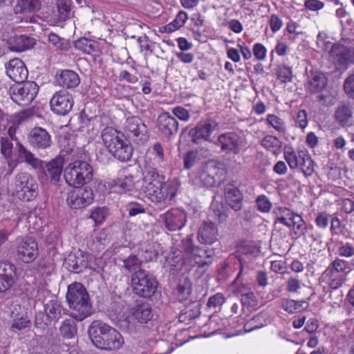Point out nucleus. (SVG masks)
Wrapping results in <instances>:
<instances>
[{
  "label": "nucleus",
  "instance_id": "f257e3e1",
  "mask_svg": "<svg viewBox=\"0 0 354 354\" xmlns=\"http://www.w3.org/2000/svg\"><path fill=\"white\" fill-rule=\"evenodd\" d=\"M18 158L30 165L37 172V177L41 183H50L57 185L64 172L65 159L62 156H57L46 162L37 158L35 154L20 142L16 144Z\"/></svg>",
  "mask_w": 354,
  "mask_h": 354
},
{
  "label": "nucleus",
  "instance_id": "f03ea898",
  "mask_svg": "<svg viewBox=\"0 0 354 354\" xmlns=\"http://www.w3.org/2000/svg\"><path fill=\"white\" fill-rule=\"evenodd\" d=\"M88 334L93 344L102 350H118L124 344L120 333L101 320L92 322L88 328Z\"/></svg>",
  "mask_w": 354,
  "mask_h": 354
},
{
  "label": "nucleus",
  "instance_id": "7ed1b4c3",
  "mask_svg": "<svg viewBox=\"0 0 354 354\" xmlns=\"http://www.w3.org/2000/svg\"><path fill=\"white\" fill-rule=\"evenodd\" d=\"M69 308L73 310L71 317L81 322L93 313V306L86 288L81 283L75 282L68 286L66 295Z\"/></svg>",
  "mask_w": 354,
  "mask_h": 354
},
{
  "label": "nucleus",
  "instance_id": "20e7f679",
  "mask_svg": "<svg viewBox=\"0 0 354 354\" xmlns=\"http://www.w3.org/2000/svg\"><path fill=\"white\" fill-rule=\"evenodd\" d=\"M101 138L104 145L114 158L122 162L131 160L133 149L122 133L112 127H106L102 130Z\"/></svg>",
  "mask_w": 354,
  "mask_h": 354
},
{
  "label": "nucleus",
  "instance_id": "39448f33",
  "mask_svg": "<svg viewBox=\"0 0 354 354\" xmlns=\"http://www.w3.org/2000/svg\"><path fill=\"white\" fill-rule=\"evenodd\" d=\"M131 286L133 294L139 297L150 299L157 294L159 283L150 272L139 269L131 276Z\"/></svg>",
  "mask_w": 354,
  "mask_h": 354
},
{
  "label": "nucleus",
  "instance_id": "423d86ee",
  "mask_svg": "<svg viewBox=\"0 0 354 354\" xmlns=\"http://www.w3.org/2000/svg\"><path fill=\"white\" fill-rule=\"evenodd\" d=\"M64 178L69 186H84L93 180V168L86 161L75 160L64 169Z\"/></svg>",
  "mask_w": 354,
  "mask_h": 354
},
{
  "label": "nucleus",
  "instance_id": "0eeeda50",
  "mask_svg": "<svg viewBox=\"0 0 354 354\" xmlns=\"http://www.w3.org/2000/svg\"><path fill=\"white\" fill-rule=\"evenodd\" d=\"M180 247L192 266H197L201 274L207 271L212 263L213 257L207 250L194 245L192 235H188L183 239Z\"/></svg>",
  "mask_w": 354,
  "mask_h": 354
},
{
  "label": "nucleus",
  "instance_id": "6e6552de",
  "mask_svg": "<svg viewBox=\"0 0 354 354\" xmlns=\"http://www.w3.org/2000/svg\"><path fill=\"white\" fill-rule=\"evenodd\" d=\"M180 186L179 179L174 178L167 180L162 186L151 187L144 189L147 198L155 205H165L172 201L176 196Z\"/></svg>",
  "mask_w": 354,
  "mask_h": 354
},
{
  "label": "nucleus",
  "instance_id": "1a4fd4ad",
  "mask_svg": "<svg viewBox=\"0 0 354 354\" xmlns=\"http://www.w3.org/2000/svg\"><path fill=\"white\" fill-rule=\"evenodd\" d=\"M224 179L223 169L214 162H209L194 172L193 182L198 186L214 187L219 186Z\"/></svg>",
  "mask_w": 354,
  "mask_h": 354
},
{
  "label": "nucleus",
  "instance_id": "9d476101",
  "mask_svg": "<svg viewBox=\"0 0 354 354\" xmlns=\"http://www.w3.org/2000/svg\"><path fill=\"white\" fill-rule=\"evenodd\" d=\"M39 86L32 81L15 84L10 86L9 94L12 100L19 106H28L36 97Z\"/></svg>",
  "mask_w": 354,
  "mask_h": 354
},
{
  "label": "nucleus",
  "instance_id": "9b49d317",
  "mask_svg": "<svg viewBox=\"0 0 354 354\" xmlns=\"http://www.w3.org/2000/svg\"><path fill=\"white\" fill-rule=\"evenodd\" d=\"M15 186L19 198L30 201L37 195L38 185L31 174L23 171L16 175Z\"/></svg>",
  "mask_w": 354,
  "mask_h": 354
},
{
  "label": "nucleus",
  "instance_id": "f8f14e48",
  "mask_svg": "<svg viewBox=\"0 0 354 354\" xmlns=\"http://www.w3.org/2000/svg\"><path fill=\"white\" fill-rule=\"evenodd\" d=\"M216 145L225 153L237 155L247 145L245 136L234 131L221 133L218 136Z\"/></svg>",
  "mask_w": 354,
  "mask_h": 354
},
{
  "label": "nucleus",
  "instance_id": "ddd939ff",
  "mask_svg": "<svg viewBox=\"0 0 354 354\" xmlns=\"http://www.w3.org/2000/svg\"><path fill=\"white\" fill-rule=\"evenodd\" d=\"M38 255V244L34 238L26 236L18 241L15 252L17 261L28 264L32 263Z\"/></svg>",
  "mask_w": 354,
  "mask_h": 354
},
{
  "label": "nucleus",
  "instance_id": "4468645a",
  "mask_svg": "<svg viewBox=\"0 0 354 354\" xmlns=\"http://www.w3.org/2000/svg\"><path fill=\"white\" fill-rule=\"evenodd\" d=\"M67 193V205L74 209H82L91 205L94 200V192L89 186L73 187Z\"/></svg>",
  "mask_w": 354,
  "mask_h": 354
},
{
  "label": "nucleus",
  "instance_id": "2eb2a0df",
  "mask_svg": "<svg viewBox=\"0 0 354 354\" xmlns=\"http://www.w3.org/2000/svg\"><path fill=\"white\" fill-rule=\"evenodd\" d=\"M218 126L217 122L212 118L202 119L189 131L191 141L196 145L203 142H211V135Z\"/></svg>",
  "mask_w": 354,
  "mask_h": 354
},
{
  "label": "nucleus",
  "instance_id": "dca6fc26",
  "mask_svg": "<svg viewBox=\"0 0 354 354\" xmlns=\"http://www.w3.org/2000/svg\"><path fill=\"white\" fill-rule=\"evenodd\" d=\"M27 140L32 149L37 151H46L53 143L50 133L41 127L32 128L27 134Z\"/></svg>",
  "mask_w": 354,
  "mask_h": 354
},
{
  "label": "nucleus",
  "instance_id": "f3484780",
  "mask_svg": "<svg viewBox=\"0 0 354 354\" xmlns=\"http://www.w3.org/2000/svg\"><path fill=\"white\" fill-rule=\"evenodd\" d=\"M124 129L127 135L135 141L145 143L149 138L147 125L138 116L127 118Z\"/></svg>",
  "mask_w": 354,
  "mask_h": 354
},
{
  "label": "nucleus",
  "instance_id": "a211bd4d",
  "mask_svg": "<svg viewBox=\"0 0 354 354\" xmlns=\"http://www.w3.org/2000/svg\"><path fill=\"white\" fill-rule=\"evenodd\" d=\"M73 104V95L64 89L55 92L50 100V109L58 115H67L71 111Z\"/></svg>",
  "mask_w": 354,
  "mask_h": 354
},
{
  "label": "nucleus",
  "instance_id": "6ab92c4d",
  "mask_svg": "<svg viewBox=\"0 0 354 354\" xmlns=\"http://www.w3.org/2000/svg\"><path fill=\"white\" fill-rule=\"evenodd\" d=\"M156 127L160 136L167 140L175 137L179 129L178 122L168 112H164L158 115Z\"/></svg>",
  "mask_w": 354,
  "mask_h": 354
},
{
  "label": "nucleus",
  "instance_id": "aec40b11",
  "mask_svg": "<svg viewBox=\"0 0 354 354\" xmlns=\"http://www.w3.org/2000/svg\"><path fill=\"white\" fill-rule=\"evenodd\" d=\"M164 225L169 231L181 230L186 224L187 214L179 208H172L160 215Z\"/></svg>",
  "mask_w": 354,
  "mask_h": 354
},
{
  "label": "nucleus",
  "instance_id": "412c9836",
  "mask_svg": "<svg viewBox=\"0 0 354 354\" xmlns=\"http://www.w3.org/2000/svg\"><path fill=\"white\" fill-rule=\"evenodd\" d=\"M330 56L339 66L354 64V47L334 44L330 50Z\"/></svg>",
  "mask_w": 354,
  "mask_h": 354
},
{
  "label": "nucleus",
  "instance_id": "4be33fe9",
  "mask_svg": "<svg viewBox=\"0 0 354 354\" xmlns=\"http://www.w3.org/2000/svg\"><path fill=\"white\" fill-rule=\"evenodd\" d=\"M16 266L12 263L5 261L0 262V292L10 289L15 283Z\"/></svg>",
  "mask_w": 354,
  "mask_h": 354
},
{
  "label": "nucleus",
  "instance_id": "5701e85b",
  "mask_svg": "<svg viewBox=\"0 0 354 354\" xmlns=\"http://www.w3.org/2000/svg\"><path fill=\"white\" fill-rule=\"evenodd\" d=\"M7 75L16 84L25 82L28 72L24 63L19 59H11L6 66Z\"/></svg>",
  "mask_w": 354,
  "mask_h": 354
},
{
  "label": "nucleus",
  "instance_id": "b1692460",
  "mask_svg": "<svg viewBox=\"0 0 354 354\" xmlns=\"http://www.w3.org/2000/svg\"><path fill=\"white\" fill-rule=\"evenodd\" d=\"M156 312L147 302L136 301L132 308L133 317L140 324H147L154 319Z\"/></svg>",
  "mask_w": 354,
  "mask_h": 354
},
{
  "label": "nucleus",
  "instance_id": "393cba45",
  "mask_svg": "<svg viewBox=\"0 0 354 354\" xmlns=\"http://www.w3.org/2000/svg\"><path fill=\"white\" fill-rule=\"evenodd\" d=\"M64 264L70 272L80 273L88 267V256L82 251L70 254L65 259Z\"/></svg>",
  "mask_w": 354,
  "mask_h": 354
},
{
  "label": "nucleus",
  "instance_id": "a878e982",
  "mask_svg": "<svg viewBox=\"0 0 354 354\" xmlns=\"http://www.w3.org/2000/svg\"><path fill=\"white\" fill-rule=\"evenodd\" d=\"M57 84L66 88H73L80 83L79 75L72 70H59L55 75Z\"/></svg>",
  "mask_w": 354,
  "mask_h": 354
},
{
  "label": "nucleus",
  "instance_id": "bb28decb",
  "mask_svg": "<svg viewBox=\"0 0 354 354\" xmlns=\"http://www.w3.org/2000/svg\"><path fill=\"white\" fill-rule=\"evenodd\" d=\"M218 235L215 224L204 221L198 229L197 239L201 243L211 245L217 241Z\"/></svg>",
  "mask_w": 354,
  "mask_h": 354
},
{
  "label": "nucleus",
  "instance_id": "cd10ccee",
  "mask_svg": "<svg viewBox=\"0 0 354 354\" xmlns=\"http://www.w3.org/2000/svg\"><path fill=\"white\" fill-rule=\"evenodd\" d=\"M225 198L227 204L235 212L242 208L243 194L233 184H227L225 187Z\"/></svg>",
  "mask_w": 354,
  "mask_h": 354
},
{
  "label": "nucleus",
  "instance_id": "c85d7f7f",
  "mask_svg": "<svg viewBox=\"0 0 354 354\" xmlns=\"http://www.w3.org/2000/svg\"><path fill=\"white\" fill-rule=\"evenodd\" d=\"M327 78L319 71H312L308 75L306 84V91L310 93L321 92L327 84Z\"/></svg>",
  "mask_w": 354,
  "mask_h": 354
},
{
  "label": "nucleus",
  "instance_id": "c756f323",
  "mask_svg": "<svg viewBox=\"0 0 354 354\" xmlns=\"http://www.w3.org/2000/svg\"><path fill=\"white\" fill-rule=\"evenodd\" d=\"M10 48L12 51L23 52L32 48L36 44V39L28 35H15L10 39Z\"/></svg>",
  "mask_w": 354,
  "mask_h": 354
},
{
  "label": "nucleus",
  "instance_id": "7c9ffc66",
  "mask_svg": "<svg viewBox=\"0 0 354 354\" xmlns=\"http://www.w3.org/2000/svg\"><path fill=\"white\" fill-rule=\"evenodd\" d=\"M143 190L151 187L162 186L167 183L165 176L158 172L155 168H149L146 170L143 177Z\"/></svg>",
  "mask_w": 354,
  "mask_h": 354
},
{
  "label": "nucleus",
  "instance_id": "2f4dec72",
  "mask_svg": "<svg viewBox=\"0 0 354 354\" xmlns=\"http://www.w3.org/2000/svg\"><path fill=\"white\" fill-rule=\"evenodd\" d=\"M112 186L115 187L117 192L120 194L124 193L133 195L137 192L135 187L134 178L131 175L113 180Z\"/></svg>",
  "mask_w": 354,
  "mask_h": 354
},
{
  "label": "nucleus",
  "instance_id": "473e14b6",
  "mask_svg": "<svg viewBox=\"0 0 354 354\" xmlns=\"http://www.w3.org/2000/svg\"><path fill=\"white\" fill-rule=\"evenodd\" d=\"M67 310L64 308L57 299H51L44 304V312L52 322L59 321L63 314L66 313Z\"/></svg>",
  "mask_w": 354,
  "mask_h": 354
},
{
  "label": "nucleus",
  "instance_id": "72a5a7b5",
  "mask_svg": "<svg viewBox=\"0 0 354 354\" xmlns=\"http://www.w3.org/2000/svg\"><path fill=\"white\" fill-rule=\"evenodd\" d=\"M192 292V283L187 277L179 280L175 290V295L180 302L190 301Z\"/></svg>",
  "mask_w": 354,
  "mask_h": 354
},
{
  "label": "nucleus",
  "instance_id": "f704fd0d",
  "mask_svg": "<svg viewBox=\"0 0 354 354\" xmlns=\"http://www.w3.org/2000/svg\"><path fill=\"white\" fill-rule=\"evenodd\" d=\"M40 8V0H16L14 10L16 14H27L35 12Z\"/></svg>",
  "mask_w": 354,
  "mask_h": 354
},
{
  "label": "nucleus",
  "instance_id": "c9c22d12",
  "mask_svg": "<svg viewBox=\"0 0 354 354\" xmlns=\"http://www.w3.org/2000/svg\"><path fill=\"white\" fill-rule=\"evenodd\" d=\"M299 157H300L301 162L299 167L303 174L306 176H310L315 171V162L311 158L309 153L305 149H299Z\"/></svg>",
  "mask_w": 354,
  "mask_h": 354
},
{
  "label": "nucleus",
  "instance_id": "e433bc0d",
  "mask_svg": "<svg viewBox=\"0 0 354 354\" xmlns=\"http://www.w3.org/2000/svg\"><path fill=\"white\" fill-rule=\"evenodd\" d=\"M75 319L69 318L64 319L59 327L61 335L65 339H73L77 334V327Z\"/></svg>",
  "mask_w": 354,
  "mask_h": 354
},
{
  "label": "nucleus",
  "instance_id": "4c0bfd02",
  "mask_svg": "<svg viewBox=\"0 0 354 354\" xmlns=\"http://www.w3.org/2000/svg\"><path fill=\"white\" fill-rule=\"evenodd\" d=\"M352 106L342 104L338 106L335 112V118L342 126L348 125L353 117Z\"/></svg>",
  "mask_w": 354,
  "mask_h": 354
},
{
  "label": "nucleus",
  "instance_id": "58836bf2",
  "mask_svg": "<svg viewBox=\"0 0 354 354\" xmlns=\"http://www.w3.org/2000/svg\"><path fill=\"white\" fill-rule=\"evenodd\" d=\"M75 48L82 52L91 55L98 51V44L93 40L82 37L74 42Z\"/></svg>",
  "mask_w": 354,
  "mask_h": 354
},
{
  "label": "nucleus",
  "instance_id": "ea45409f",
  "mask_svg": "<svg viewBox=\"0 0 354 354\" xmlns=\"http://www.w3.org/2000/svg\"><path fill=\"white\" fill-rule=\"evenodd\" d=\"M200 315V304L191 302V304L179 314L178 319L180 322H186L198 317Z\"/></svg>",
  "mask_w": 354,
  "mask_h": 354
},
{
  "label": "nucleus",
  "instance_id": "a19ab883",
  "mask_svg": "<svg viewBox=\"0 0 354 354\" xmlns=\"http://www.w3.org/2000/svg\"><path fill=\"white\" fill-rule=\"evenodd\" d=\"M261 145L267 150L277 154L281 151L282 142L275 136L267 135L261 140Z\"/></svg>",
  "mask_w": 354,
  "mask_h": 354
},
{
  "label": "nucleus",
  "instance_id": "79ce46f5",
  "mask_svg": "<svg viewBox=\"0 0 354 354\" xmlns=\"http://www.w3.org/2000/svg\"><path fill=\"white\" fill-rule=\"evenodd\" d=\"M122 268L129 272H137L142 264V261L136 254H130L126 258L122 259Z\"/></svg>",
  "mask_w": 354,
  "mask_h": 354
},
{
  "label": "nucleus",
  "instance_id": "37998d69",
  "mask_svg": "<svg viewBox=\"0 0 354 354\" xmlns=\"http://www.w3.org/2000/svg\"><path fill=\"white\" fill-rule=\"evenodd\" d=\"M299 151L297 152L294 151L292 147L286 146L284 147L283 155L284 158L289 167L292 169L298 168L300 162L301 161L300 157H299Z\"/></svg>",
  "mask_w": 354,
  "mask_h": 354
},
{
  "label": "nucleus",
  "instance_id": "c03bdc74",
  "mask_svg": "<svg viewBox=\"0 0 354 354\" xmlns=\"http://www.w3.org/2000/svg\"><path fill=\"white\" fill-rule=\"evenodd\" d=\"M24 292L29 299L40 301L46 290L36 283H27Z\"/></svg>",
  "mask_w": 354,
  "mask_h": 354
},
{
  "label": "nucleus",
  "instance_id": "a18cd8bd",
  "mask_svg": "<svg viewBox=\"0 0 354 354\" xmlns=\"http://www.w3.org/2000/svg\"><path fill=\"white\" fill-rule=\"evenodd\" d=\"M308 307V304L304 301H295L293 299H287L282 304V308L289 313H295L301 311Z\"/></svg>",
  "mask_w": 354,
  "mask_h": 354
},
{
  "label": "nucleus",
  "instance_id": "49530a36",
  "mask_svg": "<svg viewBox=\"0 0 354 354\" xmlns=\"http://www.w3.org/2000/svg\"><path fill=\"white\" fill-rule=\"evenodd\" d=\"M48 42L60 50L66 51L71 48V42L68 39L60 37L54 32L48 35Z\"/></svg>",
  "mask_w": 354,
  "mask_h": 354
},
{
  "label": "nucleus",
  "instance_id": "de8ad7c7",
  "mask_svg": "<svg viewBox=\"0 0 354 354\" xmlns=\"http://www.w3.org/2000/svg\"><path fill=\"white\" fill-rule=\"evenodd\" d=\"M31 326V321L28 315H22L15 318L10 328V330L13 333H18L24 329L29 328Z\"/></svg>",
  "mask_w": 354,
  "mask_h": 354
},
{
  "label": "nucleus",
  "instance_id": "09e8293b",
  "mask_svg": "<svg viewBox=\"0 0 354 354\" xmlns=\"http://www.w3.org/2000/svg\"><path fill=\"white\" fill-rule=\"evenodd\" d=\"M292 227H293L294 234L298 237L304 236L308 231L313 230V226L312 225H307L302 217L299 214L295 218Z\"/></svg>",
  "mask_w": 354,
  "mask_h": 354
},
{
  "label": "nucleus",
  "instance_id": "8fccbe9b",
  "mask_svg": "<svg viewBox=\"0 0 354 354\" xmlns=\"http://www.w3.org/2000/svg\"><path fill=\"white\" fill-rule=\"evenodd\" d=\"M71 0H57V8L59 17L61 21L69 19L71 15Z\"/></svg>",
  "mask_w": 354,
  "mask_h": 354
},
{
  "label": "nucleus",
  "instance_id": "3c124183",
  "mask_svg": "<svg viewBox=\"0 0 354 354\" xmlns=\"http://www.w3.org/2000/svg\"><path fill=\"white\" fill-rule=\"evenodd\" d=\"M277 79L282 83L290 82L292 80V68L286 65H279L276 70Z\"/></svg>",
  "mask_w": 354,
  "mask_h": 354
},
{
  "label": "nucleus",
  "instance_id": "603ef678",
  "mask_svg": "<svg viewBox=\"0 0 354 354\" xmlns=\"http://www.w3.org/2000/svg\"><path fill=\"white\" fill-rule=\"evenodd\" d=\"M109 214L108 209L105 207H97L92 210L89 218L93 220L95 225H101Z\"/></svg>",
  "mask_w": 354,
  "mask_h": 354
},
{
  "label": "nucleus",
  "instance_id": "864d4df0",
  "mask_svg": "<svg viewBox=\"0 0 354 354\" xmlns=\"http://www.w3.org/2000/svg\"><path fill=\"white\" fill-rule=\"evenodd\" d=\"M52 321L47 317L45 312H38L35 314V326L37 329L44 332L50 325Z\"/></svg>",
  "mask_w": 354,
  "mask_h": 354
},
{
  "label": "nucleus",
  "instance_id": "5fc2aeb1",
  "mask_svg": "<svg viewBox=\"0 0 354 354\" xmlns=\"http://www.w3.org/2000/svg\"><path fill=\"white\" fill-rule=\"evenodd\" d=\"M266 121L269 125L280 133L286 132V127L284 121L274 114H268Z\"/></svg>",
  "mask_w": 354,
  "mask_h": 354
},
{
  "label": "nucleus",
  "instance_id": "6e6d98bb",
  "mask_svg": "<svg viewBox=\"0 0 354 354\" xmlns=\"http://www.w3.org/2000/svg\"><path fill=\"white\" fill-rule=\"evenodd\" d=\"M255 248L251 245H243L239 247L238 250V252L239 255L238 257L239 261L240 262V271L236 277L238 279L242 273L243 271V261L244 260V256L252 255L255 252Z\"/></svg>",
  "mask_w": 354,
  "mask_h": 354
},
{
  "label": "nucleus",
  "instance_id": "4d7b16f0",
  "mask_svg": "<svg viewBox=\"0 0 354 354\" xmlns=\"http://www.w3.org/2000/svg\"><path fill=\"white\" fill-rule=\"evenodd\" d=\"M337 253L341 257L351 258L354 256V245L349 242H341Z\"/></svg>",
  "mask_w": 354,
  "mask_h": 354
},
{
  "label": "nucleus",
  "instance_id": "13d9d810",
  "mask_svg": "<svg viewBox=\"0 0 354 354\" xmlns=\"http://www.w3.org/2000/svg\"><path fill=\"white\" fill-rule=\"evenodd\" d=\"M257 209L263 213H268L270 211L272 207V203L269 198L262 194L257 196L255 201Z\"/></svg>",
  "mask_w": 354,
  "mask_h": 354
},
{
  "label": "nucleus",
  "instance_id": "bf43d9fd",
  "mask_svg": "<svg viewBox=\"0 0 354 354\" xmlns=\"http://www.w3.org/2000/svg\"><path fill=\"white\" fill-rule=\"evenodd\" d=\"M187 19V13L183 10H180L176 16L175 19L171 22H170V26L168 27V29H171V26L172 28L175 31L184 26Z\"/></svg>",
  "mask_w": 354,
  "mask_h": 354
},
{
  "label": "nucleus",
  "instance_id": "052dcab7",
  "mask_svg": "<svg viewBox=\"0 0 354 354\" xmlns=\"http://www.w3.org/2000/svg\"><path fill=\"white\" fill-rule=\"evenodd\" d=\"M225 297L223 293L218 292L211 296L207 302V306L209 308H221L222 305L225 302Z\"/></svg>",
  "mask_w": 354,
  "mask_h": 354
},
{
  "label": "nucleus",
  "instance_id": "680f3d73",
  "mask_svg": "<svg viewBox=\"0 0 354 354\" xmlns=\"http://www.w3.org/2000/svg\"><path fill=\"white\" fill-rule=\"evenodd\" d=\"M212 216L220 224L226 223L228 218L227 210L221 206V208H214V205L212 207Z\"/></svg>",
  "mask_w": 354,
  "mask_h": 354
},
{
  "label": "nucleus",
  "instance_id": "e2e57ef3",
  "mask_svg": "<svg viewBox=\"0 0 354 354\" xmlns=\"http://www.w3.org/2000/svg\"><path fill=\"white\" fill-rule=\"evenodd\" d=\"M166 261L171 267L172 270H177L184 264L183 256L180 254H176V252L167 257Z\"/></svg>",
  "mask_w": 354,
  "mask_h": 354
},
{
  "label": "nucleus",
  "instance_id": "0e129e2a",
  "mask_svg": "<svg viewBox=\"0 0 354 354\" xmlns=\"http://www.w3.org/2000/svg\"><path fill=\"white\" fill-rule=\"evenodd\" d=\"M111 153L106 149H100L96 152V160L100 164L107 165L113 162Z\"/></svg>",
  "mask_w": 354,
  "mask_h": 354
},
{
  "label": "nucleus",
  "instance_id": "69168bd1",
  "mask_svg": "<svg viewBox=\"0 0 354 354\" xmlns=\"http://www.w3.org/2000/svg\"><path fill=\"white\" fill-rule=\"evenodd\" d=\"M343 87L346 96L354 100V73L348 75L345 79Z\"/></svg>",
  "mask_w": 354,
  "mask_h": 354
},
{
  "label": "nucleus",
  "instance_id": "338daca9",
  "mask_svg": "<svg viewBox=\"0 0 354 354\" xmlns=\"http://www.w3.org/2000/svg\"><path fill=\"white\" fill-rule=\"evenodd\" d=\"M127 210L130 216H135L145 213V207L142 204L137 202H130L127 205Z\"/></svg>",
  "mask_w": 354,
  "mask_h": 354
},
{
  "label": "nucleus",
  "instance_id": "774afa93",
  "mask_svg": "<svg viewBox=\"0 0 354 354\" xmlns=\"http://www.w3.org/2000/svg\"><path fill=\"white\" fill-rule=\"evenodd\" d=\"M241 301L243 306L254 307L257 305V297L252 292L241 295Z\"/></svg>",
  "mask_w": 354,
  "mask_h": 354
}]
</instances>
